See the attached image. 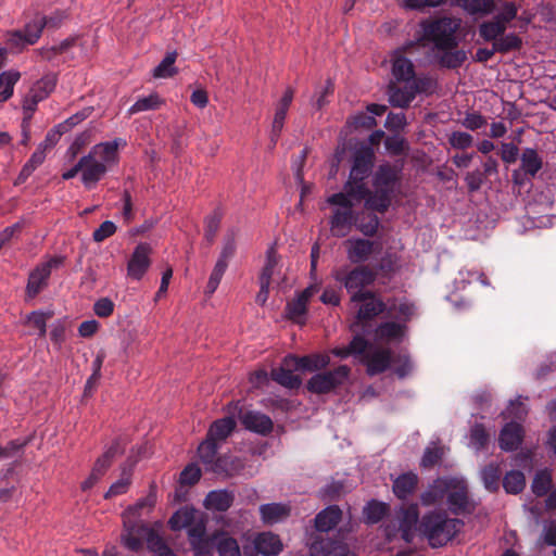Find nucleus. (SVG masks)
<instances>
[{
	"label": "nucleus",
	"instance_id": "obj_6",
	"mask_svg": "<svg viewBox=\"0 0 556 556\" xmlns=\"http://www.w3.org/2000/svg\"><path fill=\"white\" fill-rule=\"evenodd\" d=\"M230 408L235 410L236 418L245 430L263 437L273 432L274 422L271 418L264 413L247 408L243 401H231Z\"/></svg>",
	"mask_w": 556,
	"mask_h": 556
},
{
	"label": "nucleus",
	"instance_id": "obj_1",
	"mask_svg": "<svg viewBox=\"0 0 556 556\" xmlns=\"http://www.w3.org/2000/svg\"><path fill=\"white\" fill-rule=\"evenodd\" d=\"M418 26L416 38L407 43V48L432 45V50L446 49L458 39L457 31L460 28V20L450 16H429L422 18Z\"/></svg>",
	"mask_w": 556,
	"mask_h": 556
},
{
	"label": "nucleus",
	"instance_id": "obj_42",
	"mask_svg": "<svg viewBox=\"0 0 556 556\" xmlns=\"http://www.w3.org/2000/svg\"><path fill=\"white\" fill-rule=\"evenodd\" d=\"M380 225L379 217L371 211L370 213H357L356 227L366 237L376 236Z\"/></svg>",
	"mask_w": 556,
	"mask_h": 556
},
{
	"label": "nucleus",
	"instance_id": "obj_37",
	"mask_svg": "<svg viewBox=\"0 0 556 556\" xmlns=\"http://www.w3.org/2000/svg\"><path fill=\"white\" fill-rule=\"evenodd\" d=\"M543 166V160L533 148L523 149L520 156V169L535 177Z\"/></svg>",
	"mask_w": 556,
	"mask_h": 556
},
{
	"label": "nucleus",
	"instance_id": "obj_22",
	"mask_svg": "<svg viewBox=\"0 0 556 556\" xmlns=\"http://www.w3.org/2000/svg\"><path fill=\"white\" fill-rule=\"evenodd\" d=\"M125 448L126 443L124 442L123 438H115L111 445L106 447L105 451L96 459L92 466L96 469V472L105 475L116 456L123 455L125 453Z\"/></svg>",
	"mask_w": 556,
	"mask_h": 556
},
{
	"label": "nucleus",
	"instance_id": "obj_55",
	"mask_svg": "<svg viewBox=\"0 0 556 556\" xmlns=\"http://www.w3.org/2000/svg\"><path fill=\"white\" fill-rule=\"evenodd\" d=\"M518 8L515 2L506 1L503 3L501 11L494 15L493 21L501 25L506 33L507 25L517 17Z\"/></svg>",
	"mask_w": 556,
	"mask_h": 556
},
{
	"label": "nucleus",
	"instance_id": "obj_64",
	"mask_svg": "<svg viewBox=\"0 0 556 556\" xmlns=\"http://www.w3.org/2000/svg\"><path fill=\"white\" fill-rule=\"evenodd\" d=\"M92 154H99L101 159L109 163L117 160V143L116 141L103 142L93 147Z\"/></svg>",
	"mask_w": 556,
	"mask_h": 556
},
{
	"label": "nucleus",
	"instance_id": "obj_23",
	"mask_svg": "<svg viewBox=\"0 0 556 556\" xmlns=\"http://www.w3.org/2000/svg\"><path fill=\"white\" fill-rule=\"evenodd\" d=\"M450 490V477H438L429 484L426 491L420 494V503L424 506H431L442 501Z\"/></svg>",
	"mask_w": 556,
	"mask_h": 556
},
{
	"label": "nucleus",
	"instance_id": "obj_43",
	"mask_svg": "<svg viewBox=\"0 0 556 556\" xmlns=\"http://www.w3.org/2000/svg\"><path fill=\"white\" fill-rule=\"evenodd\" d=\"M399 268L400 266L397 254L387 251L372 269L378 271V276L381 275L383 278L390 279L399 270Z\"/></svg>",
	"mask_w": 556,
	"mask_h": 556
},
{
	"label": "nucleus",
	"instance_id": "obj_15",
	"mask_svg": "<svg viewBox=\"0 0 556 556\" xmlns=\"http://www.w3.org/2000/svg\"><path fill=\"white\" fill-rule=\"evenodd\" d=\"M394 353L390 348H377L370 354L364 355L362 363L370 377L380 375L390 368Z\"/></svg>",
	"mask_w": 556,
	"mask_h": 556
},
{
	"label": "nucleus",
	"instance_id": "obj_35",
	"mask_svg": "<svg viewBox=\"0 0 556 556\" xmlns=\"http://www.w3.org/2000/svg\"><path fill=\"white\" fill-rule=\"evenodd\" d=\"M502 469L500 464L490 463L481 470L484 488L491 493H497L501 486Z\"/></svg>",
	"mask_w": 556,
	"mask_h": 556
},
{
	"label": "nucleus",
	"instance_id": "obj_52",
	"mask_svg": "<svg viewBox=\"0 0 556 556\" xmlns=\"http://www.w3.org/2000/svg\"><path fill=\"white\" fill-rule=\"evenodd\" d=\"M345 493V483L342 480H333L319 490V498L324 502H336Z\"/></svg>",
	"mask_w": 556,
	"mask_h": 556
},
{
	"label": "nucleus",
	"instance_id": "obj_57",
	"mask_svg": "<svg viewBox=\"0 0 556 556\" xmlns=\"http://www.w3.org/2000/svg\"><path fill=\"white\" fill-rule=\"evenodd\" d=\"M53 312L34 311L27 316V323L39 331V337L43 338L47 333V320L52 318Z\"/></svg>",
	"mask_w": 556,
	"mask_h": 556
},
{
	"label": "nucleus",
	"instance_id": "obj_24",
	"mask_svg": "<svg viewBox=\"0 0 556 556\" xmlns=\"http://www.w3.org/2000/svg\"><path fill=\"white\" fill-rule=\"evenodd\" d=\"M418 475L413 471L401 473L393 480L392 492L401 501L413 495L418 488Z\"/></svg>",
	"mask_w": 556,
	"mask_h": 556
},
{
	"label": "nucleus",
	"instance_id": "obj_30",
	"mask_svg": "<svg viewBox=\"0 0 556 556\" xmlns=\"http://www.w3.org/2000/svg\"><path fill=\"white\" fill-rule=\"evenodd\" d=\"M235 501V496L227 490H214L208 492L204 500L206 509H215L219 513L228 510Z\"/></svg>",
	"mask_w": 556,
	"mask_h": 556
},
{
	"label": "nucleus",
	"instance_id": "obj_54",
	"mask_svg": "<svg viewBox=\"0 0 556 556\" xmlns=\"http://www.w3.org/2000/svg\"><path fill=\"white\" fill-rule=\"evenodd\" d=\"M67 18V14L65 11L56 10L52 15L50 16H42L40 21V27L37 29V33L34 34L30 38V41H38L40 38L42 30L45 27L49 28H58L64 20Z\"/></svg>",
	"mask_w": 556,
	"mask_h": 556
},
{
	"label": "nucleus",
	"instance_id": "obj_34",
	"mask_svg": "<svg viewBox=\"0 0 556 556\" xmlns=\"http://www.w3.org/2000/svg\"><path fill=\"white\" fill-rule=\"evenodd\" d=\"M387 93L389 96L390 104L394 108L406 109L415 99L414 92L410 87L409 89H402L397 87L396 84L393 81H391L388 85Z\"/></svg>",
	"mask_w": 556,
	"mask_h": 556
},
{
	"label": "nucleus",
	"instance_id": "obj_16",
	"mask_svg": "<svg viewBox=\"0 0 556 556\" xmlns=\"http://www.w3.org/2000/svg\"><path fill=\"white\" fill-rule=\"evenodd\" d=\"M245 468V459L231 454L218 455L213 467H206L211 471L224 479L239 476Z\"/></svg>",
	"mask_w": 556,
	"mask_h": 556
},
{
	"label": "nucleus",
	"instance_id": "obj_17",
	"mask_svg": "<svg viewBox=\"0 0 556 556\" xmlns=\"http://www.w3.org/2000/svg\"><path fill=\"white\" fill-rule=\"evenodd\" d=\"M290 358H292V354H287L280 366L271 369L270 378L285 388L299 389L302 386V378L293 374L296 370L293 369V362Z\"/></svg>",
	"mask_w": 556,
	"mask_h": 556
},
{
	"label": "nucleus",
	"instance_id": "obj_48",
	"mask_svg": "<svg viewBox=\"0 0 556 556\" xmlns=\"http://www.w3.org/2000/svg\"><path fill=\"white\" fill-rule=\"evenodd\" d=\"M177 51L167 52L165 58L161 61V63L154 67L153 77L154 78H168L178 74V68L174 65L177 59Z\"/></svg>",
	"mask_w": 556,
	"mask_h": 556
},
{
	"label": "nucleus",
	"instance_id": "obj_36",
	"mask_svg": "<svg viewBox=\"0 0 556 556\" xmlns=\"http://www.w3.org/2000/svg\"><path fill=\"white\" fill-rule=\"evenodd\" d=\"M306 314L307 304L296 295V298L287 302L283 317L294 324L303 326L306 323L304 318Z\"/></svg>",
	"mask_w": 556,
	"mask_h": 556
},
{
	"label": "nucleus",
	"instance_id": "obj_8",
	"mask_svg": "<svg viewBox=\"0 0 556 556\" xmlns=\"http://www.w3.org/2000/svg\"><path fill=\"white\" fill-rule=\"evenodd\" d=\"M351 368L340 365L333 370L317 372L306 382V390L313 394H328L341 387L350 377Z\"/></svg>",
	"mask_w": 556,
	"mask_h": 556
},
{
	"label": "nucleus",
	"instance_id": "obj_33",
	"mask_svg": "<svg viewBox=\"0 0 556 556\" xmlns=\"http://www.w3.org/2000/svg\"><path fill=\"white\" fill-rule=\"evenodd\" d=\"M106 165L92 159L87 161L81 170V180L86 188L94 186L106 173Z\"/></svg>",
	"mask_w": 556,
	"mask_h": 556
},
{
	"label": "nucleus",
	"instance_id": "obj_20",
	"mask_svg": "<svg viewBox=\"0 0 556 556\" xmlns=\"http://www.w3.org/2000/svg\"><path fill=\"white\" fill-rule=\"evenodd\" d=\"M225 410L228 415L214 420L206 432V437L216 442L226 440L237 427L236 414L235 410L230 408V402L226 405Z\"/></svg>",
	"mask_w": 556,
	"mask_h": 556
},
{
	"label": "nucleus",
	"instance_id": "obj_18",
	"mask_svg": "<svg viewBox=\"0 0 556 556\" xmlns=\"http://www.w3.org/2000/svg\"><path fill=\"white\" fill-rule=\"evenodd\" d=\"M404 162L396 161L394 164L386 162L380 164L372 177L374 187H393L401 179Z\"/></svg>",
	"mask_w": 556,
	"mask_h": 556
},
{
	"label": "nucleus",
	"instance_id": "obj_21",
	"mask_svg": "<svg viewBox=\"0 0 556 556\" xmlns=\"http://www.w3.org/2000/svg\"><path fill=\"white\" fill-rule=\"evenodd\" d=\"M293 369L301 372H316L326 369L330 357L324 353H312L303 356L292 354Z\"/></svg>",
	"mask_w": 556,
	"mask_h": 556
},
{
	"label": "nucleus",
	"instance_id": "obj_29",
	"mask_svg": "<svg viewBox=\"0 0 556 556\" xmlns=\"http://www.w3.org/2000/svg\"><path fill=\"white\" fill-rule=\"evenodd\" d=\"M261 519L266 525L277 523L291 514L290 506L281 503H268L260 506Z\"/></svg>",
	"mask_w": 556,
	"mask_h": 556
},
{
	"label": "nucleus",
	"instance_id": "obj_45",
	"mask_svg": "<svg viewBox=\"0 0 556 556\" xmlns=\"http://www.w3.org/2000/svg\"><path fill=\"white\" fill-rule=\"evenodd\" d=\"M218 442L205 435V439L198 447V454L202 464L206 467H213L217 459Z\"/></svg>",
	"mask_w": 556,
	"mask_h": 556
},
{
	"label": "nucleus",
	"instance_id": "obj_41",
	"mask_svg": "<svg viewBox=\"0 0 556 556\" xmlns=\"http://www.w3.org/2000/svg\"><path fill=\"white\" fill-rule=\"evenodd\" d=\"M502 484L507 494L517 495L526 488V477L522 471L511 469L503 477Z\"/></svg>",
	"mask_w": 556,
	"mask_h": 556
},
{
	"label": "nucleus",
	"instance_id": "obj_59",
	"mask_svg": "<svg viewBox=\"0 0 556 556\" xmlns=\"http://www.w3.org/2000/svg\"><path fill=\"white\" fill-rule=\"evenodd\" d=\"M164 103V100L160 98V96L154 92L148 97L141 98L135 102V104L130 108L129 112L131 114L147 111V110H156Z\"/></svg>",
	"mask_w": 556,
	"mask_h": 556
},
{
	"label": "nucleus",
	"instance_id": "obj_5",
	"mask_svg": "<svg viewBox=\"0 0 556 556\" xmlns=\"http://www.w3.org/2000/svg\"><path fill=\"white\" fill-rule=\"evenodd\" d=\"M375 151L370 146L362 144L353 154V164L349 175V179L343 186L344 191L352 192L356 186L366 184L375 165Z\"/></svg>",
	"mask_w": 556,
	"mask_h": 556
},
{
	"label": "nucleus",
	"instance_id": "obj_10",
	"mask_svg": "<svg viewBox=\"0 0 556 556\" xmlns=\"http://www.w3.org/2000/svg\"><path fill=\"white\" fill-rule=\"evenodd\" d=\"M446 502L453 515H471L476 510V504L469 498L468 484L464 478L450 477Z\"/></svg>",
	"mask_w": 556,
	"mask_h": 556
},
{
	"label": "nucleus",
	"instance_id": "obj_27",
	"mask_svg": "<svg viewBox=\"0 0 556 556\" xmlns=\"http://www.w3.org/2000/svg\"><path fill=\"white\" fill-rule=\"evenodd\" d=\"M350 247L346 250L348 258L353 264H361L366 262L372 254L374 243L369 239L356 238L348 240Z\"/></svg>",
	"mask_w": 556,
	"mask_h": 556
},
{
	"label": "nucleus",
	"instance_id": "obj_26",
	"mask_svg": "<svg viewBox=\"0 0 556 556\" xmlns=\"http://www.w3.org/2000/svg\"><path fill=\"white\" fill-rule=\"evenodd\" d=\"M342 519V510L338 505H329L320 510L314 518V526L318 532H328L337 527Z\"/></svg>",
	"mask_w": 556,
	"mask_h": 556
},
{
	"label": "nucleus",
	"instance_id": "obj_39",
	"mask_svg": "<svg viewBox=\"0 0 556 556\" xmlns=\"http://www.w3.org/2000/svg\"><path fill=\"white\" fill-rule=\"evenodd\" d=\"M392 74L399 81H409L415 78V66L408 58L400 54L393 60Z\"/></svg>",
	"mask_w": 556,
	"mask_h": 556
},
{
	"label": "nucleus",
	"instance_id": "obj_40",
	"mask_svg": "<svg viewBox=\"0 0 556 556\" xmlns=\"http://www.w3.org/2000/svg\"><path fill=\"white\" fill-rule=\"evenodd\" d=\"M58 83V75L49 73L38 79L29 89L40 101L47 99L55 89Z\"/></svg>",
	"mask_w": 556,
	"mask_h": 556
},
{
	"label": "nucleus",
	"instance_id": "obj_60",
	"mask_svg": "<svg viewBox=\"0 0 556 556\" xmlns=\"http://www.w3.org/2000/svg\"><path fill=\"white\" fill-rule=\"evenodd\" d=\"M357 213L352 208H344V211L336 210L331 219L330 226L332 229L343 227L345 225H356Z\"/></svg>",
	"mask_w": 556,
	"mask_h": 556
},
{
	"label": "nucleus",
	"instance_id": "obj_31",
	"mask_svg": "<svg viewBox=\"0 0 556 556\" xmlns=\"http://www.w3.org/2000/svg\"><path fill=\"white\" fill-rule=\"evenodd\" d=\"M157 485L155 481H151L149 484V492L146 497L138 500L134 505L128 506L122 515L129 517L141 518V510L148 508L152 510L156 504Z\"/></svg>",
	"mask_w": 556,
	"mask_h": 556
},
{
	"label": "nucleus",
	"instance_id": "obj_56",
	"mask_svg": "<svg viewBox=\"0 0 556 556\" xmlns=\"http://www.w3.org/2000/svg\"><path fill=\"white\" fill-rule=\"evenodd\" d=\"M503 28L498 23L492 21L483 22L479 25V36L486 42H496V40L504 35Z\"/></svg>",
	"mask_w": 556,
	"mask_h": 556
},
{
	"label": "nucleus",
	"instance_id": "obj_14",
	"mask_svg": "<svg viewBox=\"0 0 556 556\" xmlns=\"http://www.w3.org/2000/svg\"><path fill=\"white\" fill-rule=\"evenodd\" d=\"M152 247L148 242H140L134 249L127 263V275L131 279L141 280L151 266Z\"/></svg>",
	"mask_w": 556,
	"mask_h": 556
},
{
	"label": "nucleus",
	"instance_id": "obj_13",
	"mask_svg": "<svg viewBox=\"0 0 556 556\" xmlns=\"http://www.w3.org/2000/svg\"><path fill=\"white\" fill-rule=\"evenodd\" d=\"M459 40H455L454 45L446 49L432 50L431 62L440 70H457L467 61V52L459 49Z\"/></svg>",
	"mask_w": 556,
	"mask_h": 556
},
{
	"label": "nucleus",
	"instance_id": "obj_4",
	"mask_svg": "<svg viewBox=\"0 0 556 556\" xmlns=\"http://www.w3.org/2000/svg\"><path fill=\"white\" fill-rule=\"evenodd\" d=\"M414 311L413 304L401 303L397 306V315L394 316V320L382 321L375 329H371L374 340L384 343L402 342L406 337L407 323L410 321Z\"/></svg>",
	"mask_w": 556,
	"mask_h": 556
},
{
	"label": "nucleus",
	"instance_id": "obj_58",
	"mask_svg": "<svg viewBox=\"0 0 556 556\" xmlns=\"http://www.w3.org/2000/svg\"><path fill=\"white\" fill-rule=\"evenodd\" d=\"M444 456V448L442 446H428L420 459L421 468H432L438 465Z\"/></svg>",
	"mask_w": 556,
	"mask_h": 556
},
{
	"label": "nucleus",
	"instance_id": "obj_7",
	"mask_svg": "<svg viewBox=\"0 0 556 556\" xmlns=\"http://www.w3.org/2000/svg\"><path fill=\"white\" fill-rule=\"evenodd\" d=\"M123 530L119 536L121 544L130 552H139L143 548V540L147 542L150 531H156L154 528L141 518L122 515Z\"/></svg>",
	"mask_w": 556,
	"mask_h": 556
},
{
	"label": "nucleus",
	"instance_id": "obj_28",
	"mask_svg": "<svg viewBox=\"0 0 556 556\" xmlns=\"http://www.w3.org/2000/svg\"><path fill=\"white\" fill-rule=\"evenodd\" d=\"M254 544L263 556H277L283 548L280 536L273 532L258 533Z\"/></svg>",
	"mask_w": 556,
	"mask_h": 556
},
{
	"label": "nucleus",
	"instance_id": "obj_32",
	"mask_svg": "<svg viewBox=\"0 0 556 556\" xmlns=\"http://www.w3.org/2000/svg\"><path fill=\"white\" fill-rule=\"evenodd\" d=\"M390 511L387 503L378 500H370L363 508L364 522L366 525H376L380 522Z\"/></svg>",
	"mask_w": 556,
	"mask_h": 556
},
{
	"label": "nucleus",
	"instance_id": "obj_50",
	"mask_svg": "<svg viewBox=\"0 0 556 556\" xmlns=\"http://www.w3.org/2000/svg\"><path fill=\"white\" fill-rule=\"evenodd\" d=\"M21 78V73L15 70L7 71L0 74V87L4 85L0 91V102L8 101L13 96L14 85Z\"/></svg>",
	"mask_w": 556,
	"mask_h": 556
},
{
	"label": "nucleus",
	"instance_id": "obj_38",
	"mask_svg": "<svg viewBox=\"0 0 556 556\" xmlns=\"http://www.w3.org/2000/svg\"><path fill=\"white\" fill-rule=\"evenodd\" d=\"M215 546L218 556H241L237 540L226 532L215 533Z\"/></svg>",
	"mask_w": 556,
	"mask_h": 556
},
{
	"label": "nucleus",
	"instance_id": "obj_3",
	"mask_svg": "<svg viewBox=\"0 0 556 556\" xmlns=\"http://www.w3.org/2000/svg\"><path fill=\"white\" fill-rule=\"evenodd\" d=\"M350 301L361 304L354 320L349 326L351 332L362 330L363 333H371V321L384 313H387L386 317H391V312L395 307L388 306L382 298L371 290L354 292Z\"/></svg>",
	"mask_w": 556,
	"mask_h": 556
},
{
	"label": "nucleus",
	"instance_id": "obj_25",
	"mask_svg": "<svg viewBox=\"0 0 556 556\" xmlns=\"http://www.w3.org/2000/svg\"><path fill=\"white\" fill-rule=\"evenodd\" d=\"M48 267V265H38L29 273L26 286L27 300L35 299L48 286L50 277Z\"/></svg>",
	"mask_w": 556,
	"mask_h": 556
},
{
	"label": "nucleus",
	"instance_id": "obj_9",
	"mask_svg": "<svg viewBox=\"0 0 556 556\" xmlns=\"http://www.w3.org/2000/svg\"><path fill=\"white\" fill-rule=\"evenodd\" d=\"M376 191H371L366 184H361L350 192L352 199L357 201H365V208L378 212L380 214L386 213L392 203L393 187H375Z\"/></svg>",
	"mask_w": 556,
	"mask_h": 556
},
{
	"label": "nucleus",
	"instance_id": "obj_53",
	"mask_svg": "<svg viewBox=\"0 0 556 556\" xmlns=\"http://www.w3.org/2000/svg\"><path fill=\"white\" fill-rule=\"evenodd\" d=\"M401 518L400 527L418 528L419 525V507L417 503L402 505L400 508Z\"/></svg>",
	"mask_w": 556,
	"mask_h": 556
},
{
	"label": "nucleus",
	"instance_id": "obj_44",
	"mask_svg": "<svg viewBox=\"0 0 556 556\" xmlns=\"http://www.w3.org/2000/svg\"><path fill=\"white\" fill-rule=\"evenodd\" d=\"M195 509L192 506H185L175 511L168 520V526L173 531H179L189 527L194 521Z\"/></svg>",
	"mask_w": 556,
	"mask_h": 556
},
{
	"label": "nucleus",
	"instance_id": "obj_2",
	"mask_svg": "<svg viewBox=\"0 0 556 556\" xmlns=\"http://www.w3.org/2000/svg\"><path fill=\"white\" fill-rule=\"evenodd\" d=\"M464 525L462 519L448 518L445 510H432L421 517L417 531L432 548H438L452 541Z\"/></svg>",
	"mask_w": 556,
	"mask_h": 556
},
{
	"label": "nucleus",
	"instance_id": "obj_46",
	"mask_svg": "<svg viewBox=\"0 0 556 556\" xmlns=\"http://www.w3.org/2000/svg\"><path fill=\"white\" fill-rule=\"evenodd\" d=\"M493 45L494 51H497V53L501 54H506L513 51H519L523 46V41L522 38L515 33H504V35H502Z\"/></svg>",
	"mask_w": 556,
	"mask_h": 556
},
{
	"label": "nucleus",
	"instance_id": "obj_19",
	"mask_svg": "<svg viewBox=\"0 0 556 556\" xmlns=\"http://www.w3.org/2000/svg\"><path fill=\"white\" fill-rule=\"evenodd\" d=\"M525 438V429L517 421L507 422L498 435V445L505 452H514L519 448Z\"/></svg>",
	"mask_w": 556,
	"mask_h": 556
},
{
	"label": "nucleus",
	"instance_id": "obj_62",
	"mask_svg": "<svg viewBox=\"0 0 556 556\" xmlns=\"http://www.w3.org/2000/svg\"><path fill=\"white\" fill-rule=\"evenodd\" d=\"M222 222V214L217 211H214L211 215L205 218V231L204 238L208 244H212L215 240V237L219 230Z\"/></svg>",
	"mask_w": 556,
	"mask_h": 556
},
{
	"label": "nucleus",
	"instance_id": "obj_49",
	"mask_svg": "<svg viewBox=\"0 0 556 556\" xmlns=\"http://www.w3.org/2000/svg\"><path fill=\"white\" fill-rule=\"evenodd\" d=\"M384 147L392 156H407L409 152L408 141L399 135L387 136L384 138Z\"/></svg>",
	"mask_w": 556,
	"mask_h": 556
},
{
	"label": "nucleus",
	"instance_id": "obj_47",
	"mask_svg": "<svg viewBox=\"0 0 556 556\" xmlns=\"http://www.w3.org/2000/svg\"><path fill=\"white\" fill-rule=\"evenodd\" d=\"M147 548L152 556H177L157 531H150L149 538H147Z\"/></svg>",
	"mask_w": 556,
	"mask_h": 556
},
{
	"label": "nucleus",
	"instance_id": "obj_12",
	"mask_svg": "<svg viewBox=\"0 0 556 556\" xmlns=\"http://www.w3.org/2000/svg\"><path fill=\"white\" fill-rule=\"evenodd\" d=\"M377 277L378 271L374 270L368 265H358L348 273L338 270L334 274V279L343 283L351 295L354 292L365 291L364 289L371 286Z\"/></svg>",
	"mask_w": 556,
	"mask_h": 556
},
{
	"label": "nucleus",
	"instance_id": "obj_11",
	"mask_svg": "<svg viewBox=\"0 0 556 556\" xmlns=\"http://www.w3.org/2000/svg\"><path fill=\"white\" fill-rule=\"evenodd\" d=\"M349 533V529L340 528L336 538H323L321 535H316L309 544L311 555L348 556L350 554V547L345 542V535Z\"/></svg>",
	"mask_w": 556,
	"mask_h": 556
},
{
	"label": "nucleus",
	"instance_id": "obj_63",
	"mask_svg": "<svg viewBox=\"0 0 556 556\" xmlns=\"http://www.w3.org/2000/svg\"><path fill=\"white\" fill-rule=\"evenodd\" d=\"M215 533L207 539L191 540L194 556H213L215 546Z\"/></svg>",
	"mask_w": 556,
	"mask_h": 556
},
{
	"label": "nucleus",
	"instance_id": "obj_51",
	"mask_svg": "<svg viewBox=\"0 0 556 556\" xmlns=\"http://www.w3.org/2000/svg\"><path fill=\"white\" fill-rule=\"evenodd\" d=\"M553 485L552 475L548 470H540L535 473L531 489L532 492L538 496H544L548 493Z\"/></svg>",
	"mask_w": 556,
	"mask_h": 556
},
{
	"label": "nucleus",
	"instance_id": "obj_61",
	"mask_svg": "<svg viewBox=\"0 0 556 556\" xmlns=\"http://www.w3.org/2000/svg\"><path fill=\"white\" fill-rule=\"evenodd\" d=\"M354 333L355 336L349 343L350 353L351 355L362 356V358H364V355H368L366 351L371 348V343L365 338L367 333H363L362 330Z\"/></svg>",
	"mask_w": 556,
	"mask_h": 556
}]
</instances>
